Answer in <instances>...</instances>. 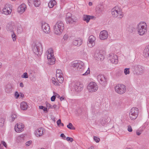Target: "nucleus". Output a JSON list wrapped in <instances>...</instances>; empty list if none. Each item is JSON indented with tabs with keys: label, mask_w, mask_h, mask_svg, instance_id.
I'll list each match as a JSON object with an SVG mask.
<instances>
[{
	"label": "nucleus",
	"mask_w": 149,
	"mask_h": 149,
	"mask_svg": "<svg viewBox=\"0 0 149 149\" xmlns=\"http://www.w3.org/2000/svg\"><path fill=\"white\" fill-rule=\"evenodd\" d=\"M14 25L11 22L8 23L6 26V29L8 31L13 32Z\"/></svg>",
	"instance_id": "24"
},
{
	"label": "nucleus",
	"mask_w": 149,
	"mask_h": 149,
	"mask_svg": "<svg viewBox=\"0 0 149 149\" xmlns=\"http://www.w3.org/2000/svg\"><path fill=\"white\" fill-rule=\"evenodd\" d=\"M72 17V14L70 13H68L66 15V20Z\"/></svg>",
	"instance_id": "38"
},
{
	"label": "nucleus",
	"mask_w": 149,
	"mask_h": 149,
	"mask_svg": "<svg viewBox=\"0 0 149 149\" xmlns=\"http://www.w3.org/2000/svg\"><path fill=\"white\" fill-rule=\"evenodd\" d=\"M68 38V35L67 34H65L64 36L63 39H64V40H67Z\"/></svg>",
	"instance_id": "46"
},
{
	"label": "nucleus",
	"mask_w": 149,
	"mask_h": 149,
	"mask_svg": "<svg viewBox=\"0 0 149 149\" xmlns=\"http://www.w3.org/2000/svg\"><path fill=\"white\" fill-rule=\"evenodd\" d=\"M66 140L68 141H70L71 142H72L73 141V139L71 137H67L66 138Z\"/></svg>",
	"instance_id": "43"
},
{
	"label": "nucleus",
	"mask_w": 149,
	"mask_h": 149,
	"mask_svg": "<svg viewBox=\"0 0 149 149\" xmlns=\"http://www.w3.org/2000/svg\"><path fill=\"white\" fill-rule=\"evenodd\" d=\"M46 106L48 108V109L50 108L51 107V105L49 104L48 102H45Z\"/></svg>",
	"instance_id": "45"
},
{
	"label": "nucleus",
	"mask_w": 149,
	"mask_h": 149,
	"mask_svg": "<svg viewBox=\"0 0 149 149\" xmlns=\"http://www.w3.org/2000/svg\"><path fill=\"white\" fill-rule=\"evenodd\" d=\"M54 33L56 34L60 35L64 29L63 22L61 21H58L54 26Z\"/></svg>",
	"instance_id": "1"
},
{
	"label": "nucleus",
	"mask_w": 149,
	"mask_h": 149,
	"mask_svg": "<svg viewBox=\"0 0 149 149\" xmlns=\"http://www.w3.org/2000/svg\"><path fill=\"white\" fill-rule=\"evenodd\" d=\"M3 13L6 15L10 14L11 12V7L6 6L3 9Z\"/></svg>",
	"instance_id": "20"
},
{
	"label": "nucleus",
	"mask_w": 149,
	"mask_h": 149,
	"mask_svg": "<svg viewBox=\"0 0 149 149\" xmlns=\"http://www.w3.org/2000/svg\"><path fill=\"white\" fill-rule=\"evenodd\" d=\"M124 73L125 75L129 74L130 73V68H125V69Z\"/></svg>",
	"instance_id": "36"
},
{
	"label": "nucleus",
	"mask_w": 149,
	"mask_h": 149,
	"mask_svg": "<svg viewBox=\"0 0 149 149\" xmlns=\"http://www.w3.org/2000/svg\"><path fill=\"white\" fill-rule=\"evenodd\" d=\"M45 130L44 128L40 127L36 130L35 134L37 137H40L44 134Z\"/></svg>",
	"instance_id": "14"
},
{
	"label": "nucleus",
	"mask_w": 149,
	"mask_h": 149,
	"mask_svg": "<svg viewBox=\"0 0 149 149\" xmlns=\"http://www.w3.org/2000/svg\"><path fill=\"white\" fill-rule=\"evenodd\" d=\"M82 44V40L80 38H77L73 42V44L75 46H79Z\"/></svg>",
	"instance_id": "22"
},
{
	"label": "nucleus",
	"mask_w": 149,
	"mask_h": 149,
	"mask_svg": "<svg viewBox=\"0 0 149 149\" xmlns=\"http://www.w3.org/2000/svg\"><path fill=\"white\" fill-rule=\"evenodd\" d=\"M11 118H12V121H13L15 120V118H17V115L15 114H13L11 116Z\"/></svg>",
	"instance_id": "44"
},
{
	"label": "nucleus",
	"mask_w": 149,
	"mask_h": 149,
	"mask_svg": "<svg viewBox=\"0 0 149 149\" xmlns=\"http://www.w3.org/2000/svg\"><path fill=\"white\" fill-rule=\"evenodd\" d=\"M56 3L55 0H51L48 3V6L49 8H52L56 5Z\"/></svg>",
	"instance_id": "29"
},
{
	"label": "nucleus",
	"mask_w": 149,
	"mask_h": 149,
	"mask_svg": "<svg viewBox=\"0 0 149 149\" xmlns=\"http://www.w3.org/2000/svg\"><path fill=\"white\" fill-rule=\"evenodd\" d=\"M88 149H94V147L93 146H92L89 148Z\"/></svg>",
	"instance_id": "64"
},
{
	"label": "nucleus",
	"mask_w": 149,
	"mask_h": 149,
	"mask_svg": "<svg viewBox=\"0 0 149 149\" xmlns=\"http://www.w3.org/2000/svg\"><path fill=\"white\" fill-rule=\"evenodd\" d=\"M102 6H100V7H97L96 9V10L98 11L99 13H100L102 12Z\"/></svg>",
	"instance_id": "42"
},
{
	"label": "nucleus",
	"mask_w": 149,
	"mask_h": 149,
	"mask_svg": "<svg viewBox=\"0 0 149 149\" xmlns=\"http://www.w3.org/2000/svg\"><path fill=\"white\" fill-rule=\"evenodd\" d=\"M71 66L77 69L79 71L81 72L82 73L85 69L84 63L81 61H74L71 63Z\"/></svg>",
	"instance_id": "2"
},
{
	"label": "nucleus",
	"mask_w": 149,
	"mask_h": 149,
	"mask_svg": "<svg viewBox=\"0 0 149 149\" xmlns=\"http://www.w3.org/2000/svg\"><path fill=\"white\" fill-rule=\"evenodd\" d=\"M32 142V141L31 140H30L28 141H27L25 143L26 145L27 146H29L30 145Z\"/></svg>",
	"instance_id": "49"
},
{
	"label": "nucleus",
	"mask_w": 149,
	"mask_h": 149,
	"mask_svg": "<svg viewBox=\"0 0 149 149\" xmlns=\"http://www.w3.org/2000/svg\"><path fill=\"white\" fill-rule=\"evenodd\" d=\"M20 106L22 110H25L27 109L28 106L25 102H22L21 103Z\"/></svg>",
	"instance_id": "27"
},
{
	"label": "nucleus",
	"mask_w": 149,
	"mask_h": 149,
	"mask_svg": "<svg viewBox=\"0 0 149 149\" xmlns=\"http://www.w3.org/2000/svg\"><path fill=\"white\" fill-rule=\"evenodd\" d=\"M94 56L95 58L98 61H102L104 58V55L102 54L99 51L96 52L94 54Z\"/></svg>",
	"instance_id": "17"
},
{
	"label": "nucleus",
	"mask_w": 149,
	"mask_h": 149,
	"mask_svg": "<svg viewBox=\"0 0 149 149\" xmlns=\"http://www.w3.org/2000/svg\"><path fill=\"white\" fill-rule=\"evenodd\" d=\"M43 110L44 111L47 112L48 111V110L47 107H44V108L43 109Z\"/></svg>",
	"instance_id": "59"
},
{
	"label": "nucleus",
	"mask_w": 149,
	"mask_h": 149,
	"mask_svg": "<svg viewBox=\"0 0 149 149\" xmlns=\"http://www.w3.org/2000/svg\"><path fill=\"white\" fill-rule=\"evenodd\" d=\"M97 79L99 83L102 85L105 86L107 84V79L104 75H98Z\"/></svg>",
	"instance_id": "12"
},
{
	"label": "nucleus",
	"mask_w": 149,
	"mask_h": 149,
	"mask_svg": "<svg viewBox=\"0 0 149 149\" xmlns=\"http://www.w3.org/2000/svg\"><path fill=\"white\" fill-rule=\"evenodd\" d=\"M15 96L16 99H17L19 96V94L18 92L16 91L15 93Z\"/></svg>",
	"instance_id": "47"
},
{
	"label": "nucleus",
	"mask_w": 149,
	"mask_h": 149,
	"mask_svg": "<svg viewBox=\"0 0 149 149\" xmlns=\"http://www.w3.org/2000/svg\"><path fill=\"white\" fill-rule=\"evenodd\" d=\"M56 73L57 74H62V71L60 69H58L56 71Z\"/></svg>",
	"instance_id": "52"
},
{
	"label": "nucleus",
	"mask_w": 149,
	"mask_h": 149,
	"mask_svg": "<svg viewBox=\"0 0 149 149\" xmlns=\"http://www.w3.org/2000/svg\"><path fill=\"white\" fill-rule=\"evenodd\" d=\"M67 127L70 130H74L75 129V127L73 126L72 124L71 123H69L68 125H67Z\"/></svg>",
	"instance_id": "33"
},
{
	"label": "nucleus",
	"mask_w": 149,
	"mask_h": 149,
	"mask_svg": "<svg viewBox=\"0 0 149 149\" xmlns=\"http://www.w3.org/2000/svg\"><path fill=\"white\" fill-rule=\"evenodd\" d=\"M5 118H0V127H2L3 125V124L5 122Z\"/></svg>",
	"instance_id": "34"
},
{
	"label": "nucleus",
	"mask_w": 149,
	"mask_h": 149,
	"mask_svg": "<svg viewBox=\"0 0 149 149\" xmlns=\"http://www.w3.org/2000/svg\"><path fill=\"white\" fill-rule=\"evenodd\" d=\"M64 97H60V100L61 101H62L63 100H64Z\"/></svg>",
	"instance_id": "63"
},
{
	"label": "nucleus",
	"mask_w": 149,
	"mask_h": 149,
	"mask_svg": "<svg viewBox=\"0 0 149 149\" xmlns=\"http://www.w3.org/2000/svg\"><path fill=\"white\" fill-rule=\"evenodd\" d=\"M63 74H56V79L57 78H58V77L63 76Z\"/></svg>",
	"instance_id": "53"
},
{
	"label": "nucleus",
	"mask_w": 149,
	"mask_h": 149,
	"mask_svg": "<svg viewBox=\"0 0 149 149\" xmlns=\"http://www.w3.org/2000/svg\"><path fill=\"white\" fill-rule=\"evenodd\" d=\"M93 139L97 143L99 142L100 140V139L99 138L95 136H94Z\"/></svg>",
	"instance_id": "40"
},
{
	"label": "nucleus",
	"mask_w": 149,
	"mask_h": 149,
	"mask_svg": "<svg viewBox=\"0 0 149 149\" xmlns=\"http://www.w3.org/2000/svg\"><path fill=\"white\" fill-rule=\"evenodd\" d=\"M116 92L121 95L124 93L126 90V87L124 85L119 84H117L115 87Z\"/></svg>",
	"instance_id": "9"
},
{
	"label": "nucleus",
	"mask_w": 149,
	"mask_h": 149,
	"mask_svg": "<svg viewBox=\"0 0 149 149\" xmlns=\"http://www.w3.org/2000/svg\"><path fill=\"white\" fill-rule=\"evenodd\" d=\"M19 96H20V97L22 98H23L24 97V94L20 93H19Z\"/></svg>",
	"instance_id": "58"
},
{
	"label": "nucleus",
	"mask_w": 149,
	"mask_h": 149,
	"mask_svg": "<svg viewBox=\"0 0 149 149\" xmlns=\"http://www.w3.org/2000/svg\"><path fill=\"white\" fill-rule=\"evenodd\" d=\"M66 21L67 23H72L73 22H76V19H74L73 18V17H72L70 18H69L68 19H66Z\"/></svg>",
	"instance_id": "30"
},
{
	"label": "nucleus",
	"mask_w": 149,
	"mask_h": 149,
	"mask_svg": "<svg viewBox=\"0 0 149 149\" xmlns=\"http://www.w3.org/2000/svg\"><path fill=\"white\" fill-rule=\"evenodd\" d=\"M1 143L2 144H3V146H5L6 148L7 147V146L6 144L5 141H2Z\"/></svg>",
	"instance_id": "54"
},
{
	"label": "nucleus",
	"mask_w": 149,
	"mask_h": 149,
	"mask_svg": "<svg viewBox=\"0 0 149 149\" xmlns=\"http://www.w3.org/2000/svg\"><path fill=\"white\" fill-rule=\"evenodd\" d=\"M60 136L61 137H62L63 138V139H65V138H66V136L63 134H61L60 135Z\"/></svg>",
	"instance_id": "55"
},
{
	"label": "nucleus",
	"mask_w": 149,
	"mask_h": 149,
	"mask_svg": "<svg viewBox=\"0 0 149 149\" xmlns=\"http://www.w3.org/2000/svg\"><path fill=\"white\" fill-rule=\"evenodd\" d=\"M90 72V70L89 68H88L87 70L85 72L83 73L82 74L83 75H87L88 74H89Z\"/></svg>",
	"instance_id": "41"
},
{
	"label": "nucleus",
	"mask_w": 149,
	"mask_h": 149,
	"mask_svg": "<svg viewBox=\"0 0 149 149\" xmlns=\"http://www.w3.org/2000/svg\"><path fill=\"white\" fill-rule=\"evenodd\" d=\"M131 69L134 74L139 75L143 72V68L139 65H135L132 66Z\"/></svg>",
	"instance_id": "7"
},
{
	"label": "nucleus",
	"mask_w": 149,
	"mask_h": 149,
	"mask_svg": "<svg viewBox=\"0 0 149 149\" xmlns=\"http://www.w3.org/2000/svg\"><path fill=\"white\" fill-rule=\"evenodd\" d=\"M138 110L137 108L133 107L132 108L130 112L129 117L132 120L135 119L138 116Z\"/></svg>",
	"instance_id": "10"
},
{
	"label": "nucleus",
	"mask_w": 149,
	"mask_h": 149,
	"mask_svg": "<svg viewBox=\"0 0 149 149\" xmlns=\"http://www.w3.org/2000/svg\"><path fill=\"white\" fill-rule=\"evenodd\" d=\"M55 84V85H56V86H59V84L56 81L55 82V84Z\"/></svg>",
	"instance_id": "62"
},
{
	"label": "nucleus",
	"mask_w": 149,
	"mask_h": 149,
	"mask_svg": "<svg viewBox=\"0 0 149 149\" xmlns=\"http://www.w3.org/2000/svg\"><path fill=\"white\" fill-rule=\"evenodd\" d=\"M98 88V86L97 84L94 82H91L87 86V89L89 92L93 93L96 91Z\"/></svg>",
	"instance_id": "11"
},
{
	"label": "nucleus",
	"mask_w": 149,
	"mask_h": 149,
	"mask_svg": "<svg viewBox=\"0 0 149 149\" xmlns=\"http://www.w3.org/2000/svg\"><path fill=\"white\" fill-rule=\"evenodd\" d=\"M57 107V105L56 104H54L53 106L51 105V107L50 108L51 109H55Z\"/></svg>",
	"instance_id": "57"
},
{
	"label": "nucleus",
	"mask_w": 149,
	"mask_h": 149,
	"mask_svg": "<svg viewBox=\"0 0 149 149\" xmlns=\"http://www.w3.org/2000/svg\"><path fill=\"white\" fill-rule=\"evenodd\" d=\"M56 98V95H54L52 96L51 98V100L52 101H55V99Z\"/></svg>",
	"instance_id": "48"
},
{
	"label": "nucleus",
	"mask_w": 149,
	"mask_h": 149,
	"mask_svg": "<svg viewBox=\"0 0 149 149\" xmlns=\"http://www.w3.org/2000/svg\"><path fill=\"white\" fill-rule=\"evenodd\" d=\"M57 80L60 83H63V76L57 78Z\"/></svg>",
	"instance_id": "35"
},
{
	"label": "nucleus",
	"mask_w": 149,
	"mask_h": 149,
	"mask_svg": "<svg viewBox=\"0 0 149 149\" xmlns=\"http://www.w3.org/2000/svg\"><path fill=\"white\" fill-rule=\"evenodd\" d=\"M70 87L72 91L74 92H79L83 90L84 85L80 82H73L71 84Z\"/></svg>",
	"instance_id": "4"
},
{
	"label": "nucleus",
	"mask_w": 149,
	"mask_h": 149,
	"mask_svg": "<svg viewBox=\"0 0 149 149\" xmlns=\"http://www.w3.org/2000/svg\"><path fill=\"white\" fill-rule=\"evenodd\" d=\"M95 37L93 35H91L89 37L87 42V45L88 47H92L95 45Z\"/></svg>",
	"instance_id": "15"
},
{
	"label": "nucleus",
	"mask_w": 149,
	"mask_h": 149,
	"mask_svg": "<svg viewBox=\"0 0 149 149\" xmlns=\"http://www.w3.org/2000/svg\"><path fill=\"white\" fill-rule=\"evenodd\" d=\"M11 37L13 41H15L16 40L17 38L16 35L13 32L12 34Z\"/></svg>",
	"instance_id": "37"
},
{
	"label": "nucleus",
	"mask_w": 149,
	"mask_h": 149,
	"mask_svg": "<svg viewBox=\"0 0 149 149\" xmlns=\"http://www.w3.org/2000/svg\"><path fill=\"white\" fill-rule=\"evenodd\" d=\"M108 36V32L106 30H103L100 32V38L101 40H104L107 39Z\"/></svg>",
	"instance_id": "18"
},
{
	"label": "nucleus",
	"mask_w": 149,
	"mask_h": 149,
	"mask_svg": "<svg viewBox=\"0 0 149 149\" xmlns=\"http://www.w3.org/2000/svg\"><path fill=\"white\" fill-rule=\"evenodd\" d=\"M22 77L24 78H28V75L27 72H24L22 75Z\"/></svg>",
	"instance_id": "39"
},
{
	"label": "nucleus",
	"mask_w": 149,
	"mask_h": 149,
	"mask_svg": "<svg viewBox=\"0 0 149 149\" xmlns=\"http://www.w3.org/2000/svg\"><path fill=\"white\" fill-rule=\"evenodd\" d=\"M52 82L54 84H55V82L56 81H55V79L54 77H53L52 78Z\"/></svg>",
	"instance_id": "56"
},
{
	"label": "nucleus",
	"mask_w": 149,
	"mask_h": 149,
	"mask_svg": "<svg viewBox=\"0 0 149 149\" xmlns=\"http://www.w3.org/2000/svg\"><path fill=\"white\" fill-rule=\"evenodd\" d=\"M33 4L36 7H38L40 4V0H34Z\"/></svg>",
	"instance_id": "31"
},
{
	"label": "nucleus",
	"mask_w": 149,
	"mask_h": 149,
	"mask_svg": "<svg viewBox=\"0 0 149 149\" xmlns=\"http://www.w3.org/2000/svg\"><path fill=\"white\" fill-rule=\"evenodd\" d=\"M143 55L146 57H149V45L146 46L144 50Z\"/></svg>",
	"instance_id": "26"
},
{
	"label": "nucleus",
	"mask_w": 149,
	"mask_h": 149,
	"mask_svg": "<svg viewBox=\"0 0 149 149\" xmlns=\"http://www.w3.org/2000/svg\"><path fill=\"white\" fill-rule=\"evenodd\" d=\"M107 121V118L106 117L102 118L99 121V124H100L102 125H104Z\"/></svg>",
	"instance_id": "28"
},
{
	"label": "nucleus",
	"mask_w": 149,
	"mask_h": 149,
	"mask_svg": "<svg viewBox=\"0 0 149 149\" xmlns=\"http://www.w3.org/2000/svg\"><path fill=\"white\" fill-rule=\"evenodd\" d=\"M144 25H142L140 23L137 25V29L138 32L140 36H143L146 33L147 29V25L146 23H144Z\"/></svg>",
	"instance_id": "8"
},
{
	"label": "nucleus",
	"mask_w": 149,
	"mask_h": 149,
	"mask_svg": "<svg viewBox=\"0 0 149 149\" xmlns=\"http://www.w3.org/2000/svg\"><path fill=\"white\" fill-rule=\"evenodd\" d=\"M32 49L35 54L38 56H40L42 51V44L40 42L33 43L32 45Z\"/></svg>",
	"instance_id": "3"
},
{
	"label": "nucleus",
	"mask_w": 149,
	"mask_h": 149,
	"mask_svg": "<svg viewBox=\"0 0 149 149\" xmlns=\"http://www.w3.org/2000/svg\"><path fill=\"white\" fill-rule=\"evenodd\" d=\"M39 109L42 110L44 108V107L43 106H39Z\"/></svg>",
	"instance_id": "60"
},
{
	"label": "nucleus",
	"mask_w": 149,
	"mask_h": 149,
	"mask_svg": "<svg viewBox=\"0 0 149 149\" xmlns=\"http://www.w3.org/2000/svg\"><path fill=\"white\" fill-rule=\"evenodd\" d=\"M41 27L43 31L46 33H48L50 32V28L49 25L45 22L41 23Z\"/></svg>",
	"instance_id": "13"
},
{
	"label": "nucleus",
	"mask_w": 149,
	"mask_h": 149,
	"mask_svg": "<svg viewBox=\"0 0 149 149\" xmlns=\"http://www.w3.org/2000/svg\"><path fill=\"white\" fill-rule=\"evenodd\" d=\"M24 125L22 123H19L17 124V125L15 126V131L17 132H22L24 130Z\"/></svg>",
	"instance_id": "19"
},
{
	"label": "nucleus",
	"mask_w": 149,
	"mask_h": 149,
	"mask_svg": "<svg viewBox=\"0 0 149 149\" xmlns=\"http://www.w3.org/2000/svg\"><path fill=\"white\" fill-rule=\"evenodd\" d=\"M24 139L23 138L20 136H19L17 137V141L18 143H21L23 141Z\"/></svg>",
	"instance_id": "32"
},
{
	"label": "nucleus",
	"mask_w": 149,
	"mask_h": 149,
	"mask_svg": "<svg viewBox=\"0 0 149 149\" xmlns=\"http://www.w3.org/2000/svg\"><path fill=\"white\" fill-rule=\"evenodd\" d=\"M94 17L93 16L84 15L83 16V19L84 21H86L87 23H88L89 22L90 20L93 19Z\"/></svg>",
	"instance_id": "23"
},
{
	"label": "nucleus",
	"mask_w": 149,
	"mask_h": 149,
	"mask_svg": "<svg viewBox=\"0 0 149 149\" xmlns=\"http://www.w3.org/2000/svg\"><path fill=\"white\" fill-rule=\"evenodd\" d=\"M111 14L114 17L120 18L123 17L122 10L118 6H116L111 10Z\"/></svg>",
	"instance_id": "5"
},
{
	"label": "nucleus",
	"mask_w": 149,
	"mask_h": 149,
	"mask_svg": "<svg viewBox=\"0 0 149 149\" xmlns=\"http://www.w3.org/2000/svg\"><path fill=\"white\" fill-rule=\"evenodd\" d=\"M109 58L111 63L116 64L118 63V57L117 55L111 54H109Z\"/></svg>",
	"instance_id": "16"
},
{
	"label": "nucleus",
	"mask_w": 149,
	"mask_h": 149,
	"mask_svg": "<svg viewBox=\"0 0 149 149\" xmlns=\"http://www.w3.org/2000/svg\"><path fill=\"white\" fill-rule=\"evenodd\" d=\"M26 8V6L24 3L21 4L18 8V12L22 13H24Z\"/></svg>",
	"instance_id": "21"
},
{
	"label": "nucleus",
	"mask_w": 149,
	"mask_h": 149,
	"mask_svg": "<svg viewBox=\"0 0 149 149\" xmlns=\"http://www.w3.org/2000/svg\"><path fill=\"white\" fill-rule=\"evenodd\" d=\"M47 58L48 60L47 63L49 65H52L54 64L55 58L54 57L53 49L50 48L47 51Z\"/></svg>",
	"instance_id": "6"
},
{
	"label": "nucleus",
	"mask_w": 149,
	"mask_h": 149,
	"mask_svg": "<svg viewBox=\"0 0 149 149\" xmlns=\"http://www.w3.org/2000/svg\"><path fill=\"white\" fill-rule=\"evenodd\" d=\"M61 123V120L59 119L57 121V124L58 126H59L60 125Z\"/></svg>",
	"instance_id": "51"
},
{
	"label": "nucleus",
	"mask_w": 149,
	"mask_h": 149,
	"mask_svg": "<svg viewBox=\"0 0 149 149\" xmlns=\"http://www.w3.org/2000/svg\"><path fill=\"white\" fill-rule=\"evenodd\" d=\"M12 86L11 84H8L6 87V92L8 93H12Z\"/></svg>",
	"instance_id": "25"
},
{
	"label": "nucleus",
	"mask_w": 149,
	"mask_h": 149,
	"mask_svg": "<svg viewBox=\"0 0 149 149\" xmlns=\"http://www.w3.org/2000/svg\"><path fill=\"white\" fill-rule=\"evenodd\" d=\"M128 131L129 132H131L132 131V127L130 125H129L128 126L127 128Z\"/></svg>",
	"instance_id": "50"
},
{
	"label": "nucleus",
	"mask_w": 149,
	"mask_h": 149,
	"mask_svg": "<svg viewBox=\"0 0 149 149\" xmlns=\"http://www.w3.org/2000/svg\"><path fill=\"white\" fill-rule=\"evenodd\" d=\"M20 86L21 87H23L24 86V85L22 82H21L20 83Z\"/></svg>",
	"instance_id": "61"
}]
</instances>
